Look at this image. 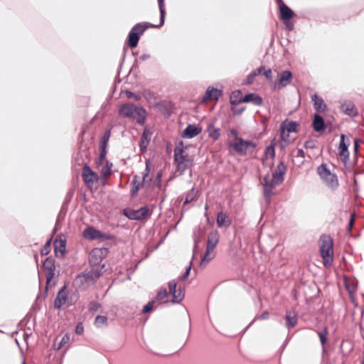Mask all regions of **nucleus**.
<instances>
[{"mask_svg": "<svg viewBox=\"0 0 364 364\" xmlns=\"http://www.w3.org/2000/svg\"><path fill=\"white\" fill-rule=\"evenodd\" d=\"M158 3L161 15L160 23L159 25L148 24L145 22L136 23L131 29L128 36L129 45L132 48H134L137 46L140 36L143 34L149 26L152 28H159L164 25L165 18L164 0H158Z\"/></svg>", "mask_w": 364, "mask_h": 364, "instance_id": "obj_1", "label": "nucleus"}, {"mask_svg": "<svg viewBox=\"0 0 364 364\" xmlns=\"http://www.w3.org/2000/svg\"><path fill=\"white\" fill-rule=\"evenodd\" d=\"M286 171V166L283 162H279L277 166L276 171L272 174H267L264 178V196L266 198H269L274 193L273 190L277 186L282 183L284 181V174Z\"/></svg>", "mask_w": 364, "mask_h": 364, "instance_id": "obj_2", "label": "nucleus"}, {"mask_svg": "<svg viewBox=\"0 0 364 364\" xmlns=\"http://www.w3.org/2000/svg\"><path fill=\"white\" fill-rule=\"evenodd\" d=\"M119 112L123 117L136 120L140 125L144 124L146 112L141 107H137L132 103H126L120 107Z\"/></svg>", "mask_w": 364, "mask_h": 364, "instance_id": "obj_3", "label": "nucleus"}, {"mask_svg": "<svg viewBox=\"0 0 364 364\" xmlns=\"http://www.w3.org/2000/svg\"><path fill=\"white\" fill-rule=\"evenodd\" d=\"M193 156L188 154L183 148H180L178 146L175 148L174 161L180 174H182L193 165Z\"/></svg>", "mask_w": 364, "mask_h": 364, "instance_id": "obj_4", "label": "nucleus"}, {"mask_svg": "<svg viewBox=\"0 0 364 364\" xmlns=\"http://www.w3.org/2000/svg\"><path fill=\"white\" fill-rule=\"evenodd\" d=\"M100 277V273L97 270H91L87 272H82L75 277L73 281V286L77 289H85L93 284Z\"/></svg>", "mask_w": 364, "mask_h": 364, "instance_id": "obj_5", "label": "nucleus"}, {"mask_svg": "<svg viewBox=\"0 0 364 364\" xmlns=\"http://www.w3.org/2000/svg\"><path fill=\"white\" fill-rule=\"evenodd\" d=\"M78 299V294L73 291H67L66 287H63L55 299L54 306L60 309L63 306H71Z\"/></svg>", "mask_w": 364, "mask_h": 364, "instance_id": "obj_6", "label": "nucleus"}, {"mask_svg": "<svg viewBox=\"0 0 364 364\" xmlns=\"http://www.w3.org/2000/svg\"><path fill=\"white\" fill-rule=\"evenodd\" d=\"M321 245L320 247V252L321 257L323 259V264L328 267L332 264L333 262V240L330 236L324 235L321 237Z\"/></svg>", "mask_w": 364, "mask_h": 364, "instance_id": "obj_7", "label": "nucleus"}, {"mask_svg": "<svg viewBox=\"0 0 364 364\" xmlns=\"http://www.w3.org/2000/svg\"><path fill=\"white\" fill-rule=\"evenodd\" d=\"M230 146L240 155L245 156L253 153L257 146V144L252 141H246L242 138L234 139Z\"/></svg>", "mask_w": 364, "mask_h": 364, "instance_id": "obj_8", "label": "nucleus"}, {"mask_svg": "<svg viewBox=\"0 0 364 364\" xmlns=\"http://www.w3.org/2000/svg\"><path fill=\"white\" fill-rule=\"evenodd\" d=\"M219 238L220 235L218 231H212L208 234L206 250L202 257V264H206L213 259L215 256L213 250L218 243Z\"/></svg>", "mask_w": 364, "mask_h": 364, "instance_id": "obj_9", "label": "nucleus"}, {"mask_svg": "<svg viewBox=\"0 0 364 364\" xmlns=\"http://www.w3.org/2000/svg\"><path fill=\"white\" fill-rule=\"evenodd\" d=\"M317 172L323 180V183L329 188L334 189L338 187V181L337 176L331 173L327 168L326 165L321 164L317 168Z\"/></svg>", "mask_w": 364, "mask_h": 364, "instance_id": "obj_10", "label": "nucleus"}, {"mask_svg": "<svg viewBox=\"0 0 364 364\" xmlns=\"http://www.w3.org/2000/svg\"><path fill=\"white\" fill-rule=\"evenodd\" d=\"M124 214L130 220H140L149 215V208L147 206H144L137 210L124 209Z\"/></svg>", "mask_w": 364, "mask_h": 364, "instance_id": "obj_11", "label": "nucleus"}, {"mask_svg": "<svg viewBox=\"0 0 364 364\" xmlns=\"http://www.w3.org/2000/svg\"><path fill=\"white\" fill-rule=\"evenodd\" d=\"M46 278V289L55 276V261L51 257H47L43 264Z\"/></svg>", "mask_w": 364, "mask_h": 364, "instance_id": "obj_12", "label": "nucleus"}, {"mask_svg": "<svg viewBox=\"0 0 364 364\" xmlns=\"http://www.w3.org/2000/svg\"><path fill=\"white\" fill-rule=\"evenodd\" d=\"M82 235L85 239L91 240L97 239L105 240L110 238L109 235L102 233L92 227L86 228L82 232Z\"/></svg>", "mask_w": 364, "mask_h": 364, "instance_id": "obj_13", "label": "nucleus"}, {"mask_svg": "<svg viewBox=\"0 0 364 364\" xmlns=\"http://www.w3.org/2000/svg\"><path fill=\"white\" fill-rule=\"evenodd\" d=\"M169 294L173 296V303L178 304L184 298L183 289L181 287L177 289V283L175 280L168 282Z\"/></svg>", "mask_w": 364, "mask_h": 364, "instance_id": "obj_14", "label": "nucleus"}, {"mask_svg": "<svg viewBox=\"0 0 364 364\" xmlns=\"http://www.w3.org/2000/svg\"><path fill=\"white\" fill-rule=\"evenodd\" d=\"M82 178L88 186H92L95 182L98 181V175L87 164L82 168Z\"/></svg>", "mask_w": 364, "mask_h": 364, "instance_id": "obj_15", "label": "nucleus"}, {"mask_svg": "<svg viewBox=\"0 0 364 364\" xmlns=\"http://www.w3.org/2000/svg\"><path fill=\"white\" fill-rule=\"evenodd\" d=\"M223 91L213 87H208L202 98V102L205 103L210 100H218L222 95Z\"/></svg>", "mask_w": 364, "mask_h": 364, "instance_id": "obj_16", "label": "nucleus"}, {"mask_svg": "<svg viewBox=\"0 0 364 364\" xmlns=\"http://www.w3.org/2000/svg\"><path fill=\"white\" fill-rule=\"evenodd\" d=\"M200 132V128L196 127V125L188 124L183 131L181 136L186 139H191L199 134Z\"/></svg>", "mask_w": 364, "mask_h": 364, "instance_id": "obj_17", "label": "nucleus"}, {"mask_svg": "<svg viewBox=\"0 0 364 364\" xmlns=\"http://www.w3.org/2000/svg\"><path fill=\"white\" fill-rule=\"evenodd\" d=\"M279 12L280 18L283 21H289L294 14L293 11L281 0H279Z\"/></svg>", "mask_w": 364, "mask_h": 364, "instance_id": "obj_18", "label": "nucleus"}, {"mask_svg": "<svg viewBox=\"0 0 364 364\" xmlns=\"http://www.w3.org/2000/svg\"><path fill=\"white\" fill-rule=\"evenodd\" d=\"M349 144H350L349 141H346L345 135L341 134L340 144H339V146H338V153L341 156L343 157L346 159H348L349 157V152L348 150Z\"/></svg>", "mask_w": 364, "mask_h": 364, "instance_id": "obj_19", "label": "nucleus"}, {"mask_svg": "<svg viewBox=\"0 0 364 364\" xmlns=\"http://www.w3.org/2000/svg\"><path fill=\"white\" fill-rule=\"evenodd\" d=\"M279 77V85L278 87L282 88L290 84L292 75L291 73L289 70L282 71L278 76Z\"/></svg>", "mask_w": 364, "mask_h": 364, "instance_id": "obj_20", "label": "nucleus"}, {"mask_svg": "<svg viewBox=\"0 0 364 364\" xmlns=\"http://www.w3.org/2000/svg\"><path fill=\"white\" fill-rule=\"evenodd\" d=\"M341 110L347 115L354 117L358 114L357 109L352 102H346L341 106Z\"/></svg>", "mask_w": 364, "mask_h": 364, "instance_id": "obj_21", "label": "nucleus"}, {"mask_svg": "<svg viewBox=\"0 0 364 364\" xmlns=\"http://www.w3.org/2000/svg\"><path fill=\"white\" fill-rule=\"evenodd\" d=\"M240 100L245 103L251 102L257 106H260L262 104V97L255 93H249Z\"/></svg>", "mask_w": 364, "mask_h": 364, "instance_id": "obj_22", "label": "nucleus"}, {"mask_svg": "<svg viewBox=\"0 0 364 364\" xmlns=\"http://www.w3.org/2000/svg\"><path fill=\"white\" fill-rule=\"evenodd\" d=\"M66 241L61 238L56 239L54 243L55 252L57 257H63L65 251Z\"/></svg>", "mask_w": 364, "mask_h": 364, "instance_id": "obj_23", "label": "nucleus"}, {"mask_svg": "<svg viewBox=\"0 0 364 364\" xmlns=\"http://www.w3.org/2000/svg\"><path fill=\"white\" fill-rule=\"evenodd\" d=\"M231 220L226 213L219 212L217 215V225L219 228H228L230 225Z\"/></svg>", "mask_w": 364, "mask_h": 364, "instance_id": "obj_24", "label": "nucleus"}, {"mask_svg": "<svg viewBox=\"0 0 364 364\" xmlns=\"http://www.w3.org/2000/svg\"><path fill=\"white\" fill-rule=\"evenodd\" d=\"M311 100L314 102V107L316 110L318 112L325 110L326 106L321 97L315 94L311 97Z\"/></svg>", "mask_w": 364, "mask_h": 364, "instance_id": "obj_25", "label": "nucleus"}, {"mask_svg": "<svg viewBox=\"0 0 364 364\" xmlns=\"http://www.w3.org/2000/svg\"><path fill=\"white\" fill-rule=\"evenodd\" d=\"M324 120L323 117L319 114H314L313 120V127L316 132H321L324 129Z\"/></svg>", "mask_w": 364, "mask_h": 364, "instance_id": "obj_26", "label": "nucleus"}, {"mask_svg": "<svg viewBox=\"0 0 364 364\" xmlns=\"http://www.w3.org/2000/svg\"><path fill=\"white\" fill-rule=\"evenodd\" d=\"M102 166L100 174L104 179H107L112 174V168L113 166L112 163L105 161Z\"/></svg>", "mask_w": 364, "mask_h": 364, "instance_id": "obj_27", "label": "nucleus"}, {"mask_svg": "<svg viewBox=\"0 0 364 364\" xmlns=\"http://www.w3.org/2000/svg\"><path fill=\"white\" fill-rule=\"evenodd\" d=\"M296 126L297 124L294 122H288L287 124H283L282 127V130L281 133L282 138L284 140H285L286 132H287V134L289 132H294L296 130Z\"/></svg>", "mask_w": 364, "mask_h": 364, "instance_id": "obj_28", "label": "nucleus"}, {"mask_svg": "<svg viewBox=\"0 0 364 364\" xmlns=\"http://www.w3.org/2000/svg\"><path fill=\"white\" fill-rule=\"evenodd\" d=\"M102 249L95 248L93 249L90 252V260L93 262H98L102 259L103 257Z\"/></svg>", "mask_w": 364, "mask_h": 364, "instance_id": "obj_29", "label": "nucleus"}, {"mask_svg": "<svg viewBox=\"0 0 364 364\" xmlns=\"http://www.w3.org/2000/svg\"><path fill=\"white\" fill-rule=\"evenodd\" d=\"M208 136L213 140H217L220 135V129L215 128L213 124H209L207 129Z\"/></svg>", "mask_w": 364, "mask_h": 364, "instance_id": "obj_30", "label": "nucleus"}, {"mask_svg": "<svg viewBox=\"0 0 364 364\" xmlns=\"http://www.w3.org/2000/svg\"><path fill=\"white\" fill-rule=\"evenodd\" d=\"M275 142L272 141L270 144L267 146L264 151V156L266 159H274L275 156Z\"/></svg>", "mask_w": 364, "mask_h": 364, "instance_id": "obj_31", "label": "nucleus"}, {"mask_svg": "<svg viewBox=\"0 0 364 364\" xmlns=\"http://www.w3.org/2000/svg\"><path fill=\"white\" fill-rule=\"evenodd\" d=\"M287 326L288 328L294 327L297 323L296 316L294 313L287 312L286 315Z\"/></svg>", "mask_w": 364, "mask_h": 364, "instance_id": "obj_32", "label": "nucleus"}, {"mask_svg": "<svg viewBox=\"0 0 364 364\" xmlns=\"http://www.w3.org/2000/svg\"><path fill=\"white\" fill-rule=\"evenodd\" d=\"M95 325L97 328L107 326V318L105 316H97L95 320Z\"/></svg>", "mask_w": 364, "mask_h": 364, "instance_id": "obj_33", "label": "nucleus"}, {"mask_svg": "<svg viewBox=\"0 0 364 364\" xmlns=\"http://www.w3.org/2000/svg\"><path fill=\"white\" fill-rule=\"evenodd\" d=\"M132 189L130 191V194L132 197L135 196L140 188V183L138 181V176H134V179L132 182Z\"/></svg>", "mask_w": 364, "mask_h": 364, "instance_id": "obj_34", "label": "nucleus"}, {"mask_svg": "<svg viewBox=\"0 0 364 364\" xmlns=\"http://www.w3.org/2000/svg\"><path fill=\"white\" fill-rule=\"evenodd\" d=\"M242 92L240 90H235L232 93L230 97V103L232 105H237L238 103L242 102L240 101V99H242Z\"/></svg>", "mask_w": 364, "mask_h": 364, "instance_id": "obj_35", "label": "nucleus"}, {"mask_svg": "<svg viewBox=\"0 0 364 364\" xmlns=\"http://www.w3.org/2000/svg\"><path fill=\"white\" fill-rule=\"evenodd\" d=\"M149 138H148V134L146 133V131L144 130L142 136L141 137V142H140V149L141 151H144L146 149V147L149 144Z\"/></svg>", "mask_w": 364, "mask_h": 364, "instance_id": "obj_36", "label": "nucleus"}, {"mask_svg": "<svg viewBox=\"0 0 364 364\" xmlns=\"http://www.w3.org/2000/svg\"><path fill=\"white\" fill-rule=\"evenodd\" d=\"M328 334V332L326 327L324 328L323 331L318 332V336L319 337V340L323 346V348H324V345L326 343Z\"/></svg>", "mask_w": 364, "mask_h": 364, "instance_id": "obj_37", "label": "nucleus"}, {"mask_svg": "<svg viewBox=\"0 0 364 364\" xmlns=\"http://www.w3.org/2000/svg\"><path fill=\"white\" fill-rule=\"evenodd\" d=\"M168 293L167 292L166 289H161L157 295H156V299L159 300V301H161L162 302H166V299L168 298Z\"/></svg>", "mask_w": 364, "mask_h": 364, "instance_id": "obj_38", "label": "nucleus"}, {"mask_svg": "<svg viewBox=\"0 0 364 364\" xmlns=\"http://www.w3.org/2000/svg\"><path fill=\"white\" fill-rule=\"evenodd\" d=\"M318 142L314 139H308L304 143V147L307 149H313L317 147Z\"/></svg>", "mask_w": 364, "mask_h": 364, "instance_id": "obj_39", "label": "nucleus"}, {"mask_svg": "<svg viewBox=\"0 0 364 364\" xmlns=\"http://www.w3.org/2000/svg\"><path fill=\"white\" fill-rule=\"evenodd\" d=\"M196 192L193 188H192L186 195L184 204H188L190 202L193 201L196 197Z\"/></svg>", "mask_w": 364, "mask_h": 364, "instance_id": "obj_40", "label": "nucleus"}, {"mask_svg": "<svg viewBox=\"0 0 364 364\" xmlns=\"http://www.w3.org/2000/svg\"><path fill=\"white\" fill-rule=\"evenodd\" d=\"M141 95L148 101H151L154 98V94L149 90H144L141 92Z\"/></svg>", "mask_w": 364, "mask_h": 364, "instance_id": "obj_41", "label": "nucleus"}, {"mask_svg": "<svg viewBox=\"0 0 364 364\" xmlns=\"http://www.w3.org/2000/svg\"><path fill=\"white\" fill-rule=\"evenodd\" d=\"M100 307V304L97 301H95L90 302L89 306H88V309H89L90 311H95Z\"/></svg>", "mask_w": 364, "mask_h": 364, "instance_id": "obj_42", "label": "nucleus"}, {"mask_svg": "<svg viewBox=\"0 0 364 364\" xmlns=\"http://www.w3.org/2000/svg\"><path fill=\"white\" fill-rule=\"evenodd\" d=\"M70 336L68 333L65 334L60 342L58 348H60L64 345L70 342Z\"/></svg>", "mask_w": 364, "mask_h": 364, "instance_id": "obj_43", "label": "nucleus"}, {"mask_svg": "<svg viewBox=\"0 0 364 364\" xmlns=\"http://www.w3.org/2000/svg\"><path fill=\"white\" fill-rule=\"evenodd\" d=\"M126 95L128 98L129 99H134L135 100H140L141 99V95H138V94H135L131 91H127L126 92Z\"/></svg>", "mask_w": 364, "mask_h": 364, "instance_id": "obj_44", "label": "nucleus"}, {"mask_svg": "<svg viewBox=\"0 0 364 364\" xmlns=\"http://www.w3.org/2000/svg\"><path fill=\"white\" fill-rule=\"evenodd\" d=\"M154 301H149L143 308L142 313L146 314L149 312L152 309L154 306Z\"/></svg>", "mask_w": 364, "mask_h": 364, "instance_id": "obj_45", "label": "nucleus"}, {"mask_svg": "<svg viewBox=\"0 0 364 364\" xmlns=\"http://www.w3.org/2000/svg\"><path fill=\"white\" fill-rule=\"evenodd\" d=\"M263 75L266 77V78L271 82H273V76H272V71L271 69H267L264 70Z\"/></svg>", "mask_w": 364, "mask_h": 364, "instance_id": "obj_46", "label": "nucleus"}, {"mask_svg": "<svg viewBox=\"0 0 364 364\" xmlns=\"http://www.w3.org/2000/svg\"><path fill=\"white\" fill-rule=\"evenodd\" d=\"M110 131L108 130V131H106L103 135V137H102V146L103 148L105 149L109 137H110Z\"/></svg>", "mask_w": 364, "mask_h": 364, "instance_id": "obj_47", "label": "nucleus"}, {"mask_svg": "<svg viewBox=\"0 0 364 364\" xmlns=\"http://www.w3.org/2000/svg\"><path fill=\"white\" fill-rule=\"evenodd\" d=\"M105 151H102L100 156H99V158H98V161L97 162V165H102L104 163H105V161H107L105 160Z\"/></svg>", "mask_w": 364, "mask_h": 364, "instance_id": "obj_48", "label": "nucleus"}, {"mask_svg": "<svg viewBox=\"0 0 364 364\" xmlns=\"http://www.w3.org/2000/svg\"><path fill=\"white\" fill-rule=\"evenodd\" d=\"M83 331H84V328H83L82 323H77L75 327L76 334L81 335V334H82Z\"/></svg>", "mask_w": 364, "mask_h": 364, "instance_id": "obj_49", "label": "nucleus"}, {"mask_svg": "<svg viewBox=\"0 0 364 364\" xmlns=\"http://www.w3.org/2000/svg\"><path fill=\"white\" fill-rule=\"evenodd\" d=\"M191 269V262L190 263L189 266H188L186 267V272H184V274L181 277V279L185 280L188 277V275L190 274Z\"/></svg>", "mask_w": 364, "mask_h": 364, "instance_id": "obj_50", "label": "nucleus"}, {"mask_svg": "<svg viewBox=\"0 0 364 364\" xmlns=\"http://www.w3.org/2000/svg\"><path fill=\"white\" fill-rule=\"evenodd\" d=\"M257 75V72L251 73L247 77V83L251 84L253 79Z\"/></svg>", "mask_w": 364, "mask_h": 364, "instance_id": "obj_51", "label": "nucleus"}, {"mask_svg": "<svg viewBox=\"0 0 364 364\" xmlns=\"http://www.w3.org/2000/svg\"><path fill=\"white\" fill-rule=\"evenodd\" d=\"M285 21V28L288 31H292L294 29V24L290 22L289 21Z\"/></svg>", "mask_w": 364, "mask_h": 364, "instance_id": "obj_52", "label": "nucleus"}, {"mask_svg": "<svg viewBox=\"0 0 364 364\" xmlns=\"http://www.w3.org/2000/svg\"><path fill=\"white\" fill-rule=\"evenodd\" d=\"M50 242L48 241L46 243V245H44L43 249L42 250V254L46 255L48 253V249L50 247Z\"/></svg>", "mask_w": 364, "mask_h": 364, "instance_id": "obj_53", "label": "nucleus"}, {"mask_svg": "<svg viewBox=\"0 0 364 364\" xmlns=\"http://www.w3.org/2000/svg\"><path fill=\"white\" fill-rule=\"evenodd\" d=\"M295 156H296V157H300V158L303 159V158H304V156H305V153H304V151L302 149H297L296 153V154H295Z\"/></svg>", "mask_w": 364, "mask_h": 364, "instance_id": "obj_54", "label": "nucleus"}, {"mask_svg": "<svg viewBox=\"0 0 364 364\" xmlns=\"http://www.w3.org/2000/svg\"><path fill=\"white\" fill-rule=\"evenodd\" d=\"M269 318V313L268 311H264L259 317L258 319L259 320H265Z\"/></svg>", "mask_w": 364, "mask_h": 364, "instance_id": "obj_55", "label": "nucleus"}, {"mask_svg": "<svg viewBox=\"0 0 364 364\" xmlns=\"http://www.w3.org/2000/svg\"><path fill=\"white\" fill-rule=\"evenodd\" d=\"M354 214H352L351 215V217H350V221H349V225H348V230L350 231L353 226V224H354Z\"/></svg>", "mask_w": 364, "mask_h": 364, "instance_id": "obj_56", "label": "nucleus"}, {"mask_svg": "<svg viewBox=\"0 0 364 364\" xmlns=\"http://www.w3.org/2000/svg\"><path fill=\"white\" fill-rule=\"evenodd\" d=\"M150 58V55L148 53H144L141 55L138 60H146L147 59Z\"/></svg>", "mask_w": 364, "mask_h": 364, "instance_id": "obj_57", "label": "nucleus"}, {"mask_svg": "<svg viewBox=\"0 0 364 364\" xmlns=\"http://www.w3.org/2000/svg\"><path fill=\"white\" fill-rule=\"evenodd\" d=\"M230 134L235 137V139L240 138L238 136V132L235 129H230Z\"/></svg>", "mask_w": 364, "mask_h": 364, "instance_id": "obj_58", "label": "nucleus"}, {"mask_svg": "<svg viewBox=\"0 0 364 364\" xmlns=\"http://www.w3.org/2000/svg\"><path fill=\"white\" fill-rule=\"evenodd\" d=\"M264 70H265L264 67L261 66V67L258 68H257L256 70H255L254 72H257V75H259V74H263Z\"/></svg>", "mask_w": 364, "mask_h": 364, "instance_id": "obj_59", "label": "nucleus"}, {"mask_svg": "<svg viewBox=\"0 0 364 364\" xmlns=\"http://www.w3.org/2000/svg\"><path fill=\"white\" fill-rule=\"evenodd\" d=\"M161 173H157V176H156V179L160 181L161 180Z\"/></svg>", "mask_w": 364, "mask_h": 364, "instance_id": "obj_60", "label": "nucleus"}, {"mask_svg": "<svg viewBox=\"0 0 364 364\" xmlns=\"http://www.w3.org/2000/svg\"><path fill=\"white\" fill-rule=\"evenodd\" d=\"M354 149H355V150H357V149H358V141H357V140H355Z\"/></svg>", "mask_w": 364, "mask_h": 364, "instance_id": "obj_61", "label": "nucleus"}, {"mask_svg": "<svg viewBox=\"0 0 364 364\" xmlns=\"http://www.w3.org/2000/svg\"><path fill=\"white\" fill-rule=\"evenodd\" d=\"M148 176V173H145L144 175H143V181H145L146 176Z\"/></svg>", "mask_w": 364, "mask_h": 364, "instance_id": "obj_62", "label": "nucleus"}, {"mask_svg": "<svg viewBox=\"0 0 364 364\" xmlns=\"http://www.w3.org/2000/svg\"><path fill=\"white\" fill-rule=\"evenodd\" d=\"M208 208H209V207H208V205L206 203V204H205V210L207 211V210H208Z\"/></svg>", "mask_w": 364, "mask_h": 364, "instance_id": "obj_63", "label": "nucleus"}, {"mask_svg": "<svg viewBox=\"0 0 364 364\" xmlns=\"http://www.w3.org/2000/svg\"><path fill=\"white\" fill-rule=\"evenodd\" d=\"M363 364H364V359H363Z\"/></svg>", "mask_w": 364, "mask_h": 364, "instance_id": "obj_64", "label": "nucleus"}]
</instances>
